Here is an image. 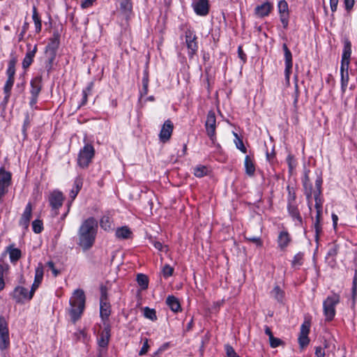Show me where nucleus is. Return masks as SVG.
Segmentation results:
<instances>
[{"instance_id": "15", "label": "nucleus", "mask_w": 357, "mask_h": 357, "mask_svg": "<svg viewBox=\"0 0 357 357\" xmlns=\"http://www.w3.org/2000/svg\"><path fill=\"white\" fill-rule=\"evenodd\" d=\"M194 10L199 15H206L209 11L208 0H199L194 4Z\"/></svg>"}, {"instance_id": "39", "label": "nucleus", "mask_w": 357, "mask_h": 357, "mask_svg": "<svg viewBox=\"0 0 357 357\" xmlns=\"http://www.w3.org/2000/svg\"><path fill=\"white\" fill-rule=\"evenodd\" d=\"M33 230L36 234H40L43 229V222L40 220H35L32 222Z\"/></svg>"}, {"instance_id": "46", "label": "nucleus", "mask_w": 357, "mask_h": 357, "mask_svg": "<svg viewBox=\"0 0 357 357\" xmlns=\"http://www.w3.org/2000/svg\"><path fill=\"white\" fill-rule=\"evenodd\" d=\"M269 342L272 348L278 347L283 344V342L280 339L274 337V336L269 340Z\"/></svg>"}, {"instance_id": "64", "label": "nucleus", "mask_w": 357, "mask_h": 357, "mask_svg": "<svg viewBox=\"0 0 357 357\" xmlns=\"http://www.w3.org/2000/svg\"><path fill=\"white\" fill-rule=\"evenodd\" d=\"M345 8L347 10H350L354 4V0H344Z\"/></svg>"}, {"instance_id": "44", "label": "nucleus", "mask_w": 357, "mask_h": 357, "mask_svg": "<svg viewBox=\"0 0 357 357\" xmlns=\"http://www.w3.org/2000/svg\"><path fill=\"white\" fill-rule=\"evenodd\" d=\"M272 294H273L274 297L278 300V301H281L282 298V294H283V292L280 289V288L279 287H275L273 291H272Z\"/></svg>"}, {"instance_id": "51", "label": "nucleus", "mask_w": 357, "mask_h": 357, "mask_svg": "<svg viewBox=\"0 0 357 357\" xmlns=\"http://www.w3.org/2000/svg\"><path fill=\"white\" fill-rule=\"evenodd\" d=\"M348 81H349L348 73H341L342 88L343 90H344V88L347 86Z\"/></svg>"}, {"instance_id": "59", "label": "nucleus", "mask_w": 357, "mask_h": 357, "mask_svg": "<svg viewBox=\"0 0 357 357\" xmlns=\"http://www.w3.org/2000/svg\"><path fill=\"white\" fill-rule=\"evenodd\" d=\"M236 147L244 153L247 152V149L244 146L243 142L241 139H238V142H236Z\"/></svg>"}, {"instance_id": "41", "label": "nucleus", "mask_w": 357, "mask_h": 357, "mask_svg": "<svg viewBox=\"0 0 357 357\" xmlns=\"http://www.w3.org/2000/svg\"><path fill=\"white\" fill-rule=\"evenodd\" d=\"M162 275L165 278L172 276L174 273V268L168 264L164 266L162 270Z\"/></svg>"}, {"instance_id": "48", "label": "nucleus", "mask_w": 357, "mask_h": 357, "mask_svg": "<svg viewBox=\"0 0 357 357\" xmlns=\"http://www.w3.org/2000/svg\"><path fill=\"white\" fill-rule=\"evenodd\" d=\"M13 83H14V79H13V78H8L6 84V85L4 86V91L8 95H9V93H10V91L11 90V88H12L13 85Z\"/></svg>"}, {"instance_id": "33", "label": "nucleus", "mask_w": 357, "mask_h": 357, "mask_svg": "<svg viewBox=\"0 0 357 357\" xmlns=\"http://www.w3.org/2000/svg\"><path fill=\"white\" fill-rule=\"evenodd\" d=\"M303 185L307 199L308 201H310V199L312 198L313 192L312 191V185L310 183L309 178L307 176H305V181L303 182Z\"/></svg>"}, {"instance_id": "61", "label": "nucleus", "mask_w": 357, "mask_h": 357, "mask_svg": "<svg viewBox=\"0 0 357 357\" xmlns=\"http://www.w3.org/2000/svg\"><path fill=\"white\" fill-rule=\"evenodd\" d=\"M303 254L298 253L296 255H295L294 260H293V264H301V261L303 259Z\"/></svg>"}, {"instance_id": "22", "label": "nucleus", "mask_w": 357, "mask_h": 357, "mask_svg": "<svg viewBox=\"0 0 357 357\" xmlns=\"http://www.w3.org/2000/svg\"><path fill=\"white\" fill-rule=\"evenodd\" d=\"M7 252L9 254L10 261L13 263L17 261L22 257L21 250L14 248L13 245L8 246Z\"/></svg>"}, {"instance_id": "30", "label": "nucleus", "mask_w": 357, "mask_h": 357, "mask_svg": "<svg viewBox=\"0 0 357 357\" xmlns=\"http://www.w3.org/2000/svg\"><path fill=\"white\" fill-rule=\"evenodd\" d=\"M208 172V168L204 165H198L194 169V174L197 177H203L207 175Z\"/></svg>"}, {"instance_id": "34", "label": "nucleus", "mask_w": 357, "mask_h": 357, "mask_svg": "<svg viewBox=\"0 0 357 357\" xmlns=\"http://www.w3.org/2000/svg\"><path fill=\"white\" fill-rule=\"evenodd\" d=\"M32 17L36 26V32L39 33L41 31L42 24L36 7H33Z\"/></svg>"}, {"instance_id": "4", "label": "nucleus", "mask_w": 357, "mask_h": 357, "mask_svg": "<svg viewBox=\"0 0 357 357\" xmlns=\"http://www.w3.org/2000/svg\"><path fill=\"white\" fill-rule=\"evenodd\" d=\"M340 301V297L337 294L328 296L324 302V312L326 321H331L335 314V306Z\"/></svg>"}, {"instance_id": "53", "label": "nucleus", "mask_w": 357, "mask_h": 357, "mask_svg": "<svg viewBox=\"0 0 357 357\" xmlns=\"http://www.w3.org/2000/svg\"><path fill=\"white\" fill-rule=\"evenodd\" d=\"M153 246L155 249L160 250V251H168V247L167 245H162V244L159 241H154L153 242Z\"/></svg>"}, {"instance_id": "5", "label": "nucleus", "mask_w": 357, "mask_h": 357, "mask_svg": "<svg viewBox=\"0 0 357 357\" xmlns=\"http://www.w3.org/2000/svg\"><path fill=\"white\" fill-rule=\"evenodd\" d=\"M215 123L216 119L213 111H210L208 113L206 121L205 123L206 132L210 139L213 144H215Z\"/></svg>"}, {"instance_id": "27", "label": "nucleus", "mask_w": 357, "mask_h": 357, "mask_svg": "<svg viewBox=\"0 0 357 357\" xmlns=\"http://www.w3.org/2000/svg\"><path fill=\"white\" fill-rule=\"evenodd\" d=\"M14 294L15 296L17 297L19 300H21L22 298H31L29 297V292L28 291V290L22 287H16Z\"/></svg>"}, {"instance_id": "32", "label": "nucleus", "mask_w": 357, "mask_h": 357, "mask_svg": "<svg viewBox=\"0 0 357 357\" xmlns=\"http://www.w3.org/2000/svg\"><path fill=\"white\" fill-rule=\"evenodd\" d=\"M245 238L250 242L255 243L258 247L262 246V241L259 236H254L249 231L244 233Z\"/></svg>"}, {"instance_id": "31", "label": "nucleus", "mask_w": 357, "mask_h": 357, "mask_svg": "<svg viewBox=\"0 0 357 357\" xmlns=\"http://www.w3.org/2000/svg\"><path fill=\"white\" fill-rule=\"evenodd\" d=\"M121 10L125 13H128L132 11V0H119Z\"/></svg>"}, {"instance_id": "26", "label": "nucleus", "mask_w": 357, "mask_h": 357, "mask_svg": "<svg viewBox=\"0 0 357 357\" xmlns=\"http://www.w3.org/2000/svg\"><path fill=\"white\" fill-rule=\"evenodd\" d=\"M100 317L102 319H106L109 317L111 310L110 305L108 302H100Z\"/></svg>"}, {"instance_id": "10", "label": "nucleus", "mask_w": 357, "mask_h": 357, "mask_svg": "<svg viewBox=\"0 0 357 357\" xmlns=\"http://www.w3.org/2000/svg\"><path fill=\"white\" fill-rule=\"evenodd\" d=\"M321 183V179L318 178L315 183V186L317 189L313 192V195L315 200V208L317 209V213H318V216H321L322 211V202L320 198Z\"/></svg>"}, {"instance_id": "52", "label": "nucleus", "mask_w": 357, "mask_h": 357, "mask_svg": "<svg viewBox=\"0 0 357 357\" xmlns=\"http://www.w3.org/2000/svg\"><path fill=\"white\" fill-rule=\"evenodd\" d=\"M142 84H143V91L142 92V96H145L147 94L148 92V84H149V78L148 76L146 75L142 79Z\"/></svg>"}, {"instance_id": "60", "label": "nucleus", "mask_w": 357, "mask_h": 357, "mask_svg": "<svg viewBox=\"0 0 357 357\" xmlns=\"http://www.w3.org/2000/svg\"><path fill=\"white\" fill-rule=\"evenodd\" d=\"M33 60L28 57H24L23 61H22V67L26 69L30 66Z\"/></svg>"}, {"instance_id": "25", "label": "nucleus", "mask_w": 357, "mask_h": 357, "mask_svg": "<svg viewBox=\"0 0 357 357\" xmlns=\"http://www.w3.org/2000/svg\"><path fill=\"white\" fill-rule=\"evenodd\" d=\"M245 172L249 176H253L255 172V167L252 160L249 155H247L245 158Z\"/></svg>"}, {"instance_id": "16", "label": "nucleus", "mask_w": 357, "mask_h": 357, "mask_svg": "<svg viewBox=\"0 0 357 357\" xmlns=\"http://www.w3.org/2000/svg\"><path fill=\"white\" fill-rule=\"evenodd\" d=\"M31 211H32V206L31 204L29 203L25 210L22 215V218L20 221V225H22L24 229H27L29 225V222L31 218Z\"/></svg>"}, {"instance_id": "45", "label": "nucleus", "mask_w": 357, "mask_h": 357, "mask_svg": "<svg viewBox=\"0 0 357 357\" xmlns=\"http://www.w3.org/2000/svg\"><path fill=\"white\" fill-rule=\"evenodd\" d=\"M357 294V269L355 270V275L353 280V287H352V297L353 299H355V297Z\"/></svg>"}, {"instance_id": "37", "label": "nucleus", "mask_w": 357, "mask_h": 357, "mask_svg": "<svg viewBox=\"0 0 357 357\" xmlns=\"http://www.w3.org/2000/svg\"><path fill=\"white\" fill-rule=\"evenodd\" d=\"M351 54V45L350 42L346 41L344 47V52L342 59H346L349 61Z\"/></svg>"}, {"instance_id": "24", "label": "nucleus", "mask_w": 357, "mask_h": 357, "mask_svg": "<svg viewBox=\"0 0 357 357\" xmlns=\"http://www.w3.org/2000/svg\"><path fill=\"white\" fill-rule=\"evenodd\" d=\"M131 234L130 229L126 226L119 227L116 231V236L119 238H129Z\"/></svg>"}, {"instance_id": "28", "label": "nucleus", "mask_w": 357, "mask_h": 357, "mask_svg": "<svg viewBox=\"0 0 357 357\" xmlns=\"http://www.w3.org/2000/svg\"><path fill=\"white\" fill-rule=\"evenodd\" d=\"M290 242V237L287 231H282L278 237V243L280 247L283 249L287 247Z\"/></svg>"}, {"instance_id": "6", "label": "nucleus", "mask_w": 357, "mask_h": 357, "mask_svg": "<svg viewBox=\"0 0 357 357\" xmlns=\"http://www.w3.org/2000/svg\"><path fill=\"white\" fill-rule=\"evenodd\" d=\"M10 344L8 329L4 319L0 318V349H5Z\"/></svg>"}, {"instance_id": "8", "label": "nucleus", "mask_w": 357, "mask_h": 357, "mask_svg": "<svg viewBox=\"0 0 357 357\" xmlns=\"http://www.w3.org/2000/svg\"><path fill=\"white\" fill-rule=\"evenodd\" d=\"M174 129V125L170 120H167L164 123L159 134L160 140L165 143L169 140Z\"/></svg>"}, {"instance_id": "58", "label": "nucleus", "mask_w": 357, "mask_h": 357, "mask_svg": "<svg viewBox=\"0 0 357 357\" xmlns=\"http://www.w3.org/2000/svg\"><path fill=\"white\" fill-rule=\"evenodd\" d=\"M4 270L3 266L0 264V291H1L5 287V282L3 280Z\"/></svg>"}, {"instance_id": "19", "label": "nucleus", "mask_w": 357, "mask_h": 357, "mask_svg": "<svg viewBox=\"0 0 357 357\" xmlns=\"http://www.w3.org/2000/svg\"><path fill=\"white\" fill-rule=\"evenodd\" d=\"M166 304L174 312H178L181 310L180 302L174 296H169L166 299Z\"/></svg>"}, {"instance_id": "55", "label": "nucleus", "mask_w": 357, "mask_h": 357, "mask_svg": "<svg viewBox=\"0 0 357 357\" xmlns=\"http://www.w3.org/2000/svg\"><path fill=\"white\" fill-rule=\"evenodd\" d=\"M349 65V61L346 59H342V63H341V73H348V68Z\"/></svg>"}, {"instance_id": "36", "label": "nucleus", "mask_w": 357, "mask_h": 357, "mask_svg": "<svg viewBox=\"0 0 357 357\" xmlns=\"http://www.w3.org/2000/svg\"><path fill=\"white\" fill-rule=\"evenodd\" d=\"M112 220L107 215H104L100 222V227L105 230H109L112 228Z\"/></svg>"}, {"instance_id": "13", "label": "nucleus", "mask_w": 357, "mask_h": 357, "mask_svg": "<svg viewBox=\"0 0 357 357\" xmlns=\"http://www.w3.org/2000/svg\"><path fill=\"white\" fill-rule=\"evenodd\" d=\"M63 201V194L59 191L52 192L49 197V202L53 209H58L62 206Z\"/></svg>"}, {"instance_id": "38", "label": "nucleus", "mask_w": 357, "mask_h": 357, "mask_svg": "<svg viewBox=\"0 0 357 357\" xmlns=\"http://www.w3.org/2000/svg\"><path fill=\"white\" fill-rule=\"evenodd\" d=\"M288 210L293 218L297 219L299 222L302 221V218L299 214V211L296 206L289 204L288 206Z\"/></svg>"}, {"instance_id": "40", "label": "nucleus", "mask_w": 357, "mask_h": 357, "mask_svg": "<svg viewBox=\"0 0 357 357\" xmlns=\"http://www.w3.org/2000/svg\"><path fill=\"white\" fill-rule=\"evenodd\" d=\"M339 246L335 243L330 245V249L327 253L328 257H335L338 253Z\"/></svg>"}, {"instance_id": "54", "label": "nucleus", "mask_w": 357, "mask_h": 357, "mask_svg": "<svg viewBox=\"0 0 357 357\" xmlns=\"http://www.w3.org/2000/svg\"><path fill=\"white\" fill-rule=\"evenodd\" d=\"M149 348V340L147 338L144 339V344L141 350L139 351V355L142 356L148 351Z\"/></svg>"}, {"instance_id": "14", "label": "nucleus", "mask_w": 357, "mask_h": 357, "mask_svg": "<svg viewBox=\"0 0 357 357\" xmlns=\"http://www.w3.org/2000/svg\"><path fill=\"white\" fill-rule=\"evenodd\" d=\"M282 48H283V50L284 52V58H285V65H286L285 76H286V79L289 81L290 71L292 68V55H291L290 50L287 47V45L285 43L283 44Z\"/></svg>"}, {"instance_id": "47", "label": "nucleus", "mask_w": 357, "mask_h": 357, "mask_svg": "<svg viewBox=\"0 0 357 357\" xmlns=\"http://www.w3.org/2000/svg\"><path fill=\"white\" fill-rule=\"evenodd\" d=\"M15 70V63L13 61H10L8 68L7 70V74L8 75V78L14 79Z\"/></svg>"}, {"instance_id": "20", "label": "nucleus", "mask_w": 357, "mask_h": 357, "mask_svg": "<svg viewBox=\"0 0 357 357\" xmlns=\"http://www.w3.org/2000/svg\"><path fill=\"white\" fill-rule=\"evenodd\" d=\"M271 8V5L269 3H264L262 5L256 7L255 14L260 17H263L269 14Z\"/></svg>"}, {"instance_id": "62", "label": "nucleus", "mask_w": 357, "mask_h": 357, "mask_svg": "<svg viewBox=\"0 0 357 357\" xmlns=\"http://www.w3.org/2000/svg\"><path fill=\"white\" fill-rule=\"evenodd\" d=\"M94 0H84L82 2L81 6L82 8H87L93 5Z\"/></svg>"}, {"instance_id": "11", "label": "nucleus", "mask_w": 357, "mask_h": 357, "mask_svg": "<svg viewBox=\"0 0 357 357\" xmlns=\"http://www.w3.org/2000/svg\"><path fill=\"white\" fill-rule=\"evenodd\" d=\"M59 45V36L58 34H54V37L50 39V43L46 47V54L49 55L50 60L52 61L56 54V51Z\"/></svg>"}, {"instance_id": "49", "label": "nucleus", "mask_w": 357, "mask_h": 357, "mask_svg": "<svg viewBox=\"0 0 357 357\" xmlns=\"http://www.w3.org/2000/svg\"><path fill=\"white\" fill-rule=\"evenodd\" d=\"M314 229L316 232V238H318L319 234L321 231V226H320V216H318V213H317L316 221L314 222Z\"/></svg>"}, {"instance_id": "7", "label": "nucleus", "mask_w": 357, "mask_h": 357, "mask_svg": "<svg viewBox=\"0 0 357 357\" xmlns=\"http://www.w3.org/2000/svg\"><path fill=\"white\" fill-rule=\"evenodd\" d=\"M310 321L309 320L305 321L301 327V332L298 337V343L301 349H303L310 342L308 334L310 333Z\"/></svg>"}, {"instance_id": "50", "label": "nucleus", "mask_w": 357, "mask_h": 357, "mask_svg": "<svg viewBox=\"0 0 357 357\" xmlns=\"http://www.w3.org/2000/svg\"><path fill=\"white\" fill-rule=\"evenodd\" d=\"M28 52H26L25 56L26 57H28V58H30L33 60V57L35 56V54L36 53V51H37V45H36L34 47H33V50H31L30 49V45H28Z\"/></svg>"}, {"instance_id": "9", "label": "nucleus", "mask_w": 357, "mask_h": 357, "mask_svg": "<svg viewBox=\"0 0 357 357\" xmlns=\"http://www.w3.org/2000/svg\"><path fill=\"white\" fill-rule=\"evenodd\" d=\"M44 271L43 266L41 263H39L37 268H36L35 279L32 284L31 289L29 291V297L32 298L36 289L39 287L43 278Z\"/></svg>"}, {"instance_id": "56", "label": "nucleus", "mask_w": 357, "mask_h": 357, "mask_svg": "<svg viewBox=\"0 0 357 357\" xmlns=\"http://www.w3.org/2000/svg\"><path fill=\"white\" fill-rule=\"evenodd\" d=\"M101 296H100V302H107V288L105 286H101L100 287Z\"/></svg>"}, {"instance_id": "12", "label": "nucleus", "mask_w": 357, "mask_h": 357, "mask_svg": "<svg viewBox=\"0 0 357 357\" xmlns=\"http://www.w3.org/2000/svg\"><path fill=\"white\" fill-rule=\"evenodd\" d=\"M278 9L280 14V20L284 28L288 25L289 10L288 4L286 1L281 0L278 3Z\"/></svg>"}, {"instance_id": "18", "label": "nucleus", "mask_w": 357, "mask_h": 357, "mask_svg": "<svg viewBox=\"0 0 357 357\" xmlns=\"http://www.w3.org/2000/svg\"><path fill=\"white\" fill-rule=\"evenodd\" d=\"M110 337V328L107 326L100 333L98 338V345L101 347H107Z\"/></svg>"}, {"instance_id": "43", "label": "nucleus", "mask_w": 357, "mask_h": 357, "mask_svg": "<svg viewBox=\"0 0 357 357\" xmlns=\"http://www.w3.org/2000/svg\"><path fill=\"white\" fill-rule=\"evenodd\" d=\"M90 91H91V86H88L85 90H84L82 91V102H81L80 105H79V107H80L82 105H84L86 104V102L87 101L88 94Z\"/></svg>"}, {"instance_id": "42", "label": "nucleus", "mask_w": 357, "mask_h": 357, "mask_svg": "<svg viewBox=\"0 0 357 357\" xmlns=\"http://www.w3.org/2000/svg\"><path fill=\"white\" fill-rule=\"evenodd\" d=\"M227 357H240L229 344L225 345Z\"/></svg>"}, {"instance_id": "35", "label": "nucleus", "mask_w": 357, "mask_h": 357, "mask_svg": "<svg viewBox=\"0 0 357 357\" xmlns=\"http://www.w3.org/2000/svg\"><path fill=\"white\" fill-rule=\"evenodd\" d=\"M144 315L146 318L151 319V321L157 320L156 312L154 309L145 307L144 308Z\"/></svg>"}, {"instance_id": "63", "label": "nucleus", "mask_w": 357, "mask_h": 357, "mask_svg": "<svg viewBox=\"0 0 357 357\" xmlns=\"http://www.w3.org/2000/svg\"><path fill=\"white\" fill-rule=\"evenodd\" d=\"M315 355L317 357H324L325 352L321 347H317L315 350Z\"/></svg>"}, {"instance_id": "3", "label": "nucleus", "mask_w": 357, "mask_h": 357, "mask_svg": "<svg viewBox=\"0 0 357 357\" xmlns=\"http://www.w3.org/2000/svg\"><path fill=\"white\" fill-rule=\"evenodd\" d=\"M95 150L92 145L86 144L82 149L80 150L78 155L77 163L82 168H86L91 162L94 157Z\"/></svg>"}, {"instance_id": "1", "label": "nucleus", "mask_w": 357, "mask_h": 357, "mask_svg": "<svg viewBox=\"0 0 357 357\" xmlns=\"http://www.w3.org/2000/svg\"><path fill=\"white\" fill-rule=\"evenodd\" d=\"M98 224L93 218L84 220L79 229V245L84 251L93 245L96 236Z\"/></svg>"}, {"instance_id": "29", "label": "nucleus", "mask_w": 357, "mask_h": 357, "mask_svg": "<svg viewBox=\"0 0 357 357\" xmlns=\"http://www.w3.org/2000/svg\"><path fill=\"white\" fill-rule=\"evenodd\" d=\"M137 282L143 290H145L148 288L149 279L146 275L142 274V273H139L137 275Z\"/></svg>"}, {"instance_id": "21", "label": "nucleus", "mask_w": 357, "mask_h": 357, "mask_svg": "<svg viewBox=\"0 0 357 357\" xmlns=\"http://www.w3.org/2000/svg\"><path fill=\"white\" fill-rule=\"evenodd\" d=\"M31 96H38L42 88L41 77H37L31 82Z\"/></svg>"}, {"instance_id": "2", "label": "nucleus", "mask_w": 357, "mask_h": 357, "mask_svg": "<svg viewBox=\"0 0 357 357\" xmlns=\"http://www.w3.org/2000/svg\"><path fill=\"white\" fill-rule=\"evenodd\" d=\"M85 300L84 292L82 290L77 289L75 291L74 296L70 301L71 305L70 314L73 322H75L81 317L84 309Z\"/></svg>"}, {"instance_id": "23", "label": "nucleus", "mask_w": 357, "mask_h": 357, "mask_svg": "<svg viewBox=\"0 0 357 357\" xmlns=\"http://www.w3.org/2000/svg\"><path fill=\"white\" fill-rule=\"evenodd\" d=\"M82 185V178L80 176L77 177L75 180V186L70 192V197L71 198L72 200H74L75 199L78 192L81 190Z\"/></svg>"}, {"instance_id": "57", "label": "nucleus", "mask_w": 357, "mask_h": 357, "mask_svg": "<svg viewBox=\"0 0 357 357\" xmlns=\"http://www.w3.org/2000/svg\"><path fill=\"white\" fill-rule=\"evenodd\" d=\"M47 266L52 270V273L54 274V275L56 277L59 274V271L58 269H56L54 266V264L53 263V261H50L47 263Z\"/></svg>"}, {"instance_id": "17", "label": "nucleus", "mask_w": 357, "mask_h": 357, "mask_svg": "<svg viewBox=\"0 0 357 357\" xmlns=\"http://www.w3.org/2000/svg\"><path fill=\"white\" fill-rule=\"evenodd\" d=\"M185 38L188 48L191 51L190 54H194L197 50V45L195 41L196 36L191 31H187Z\"/></svg>"}]
</instances>
